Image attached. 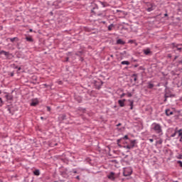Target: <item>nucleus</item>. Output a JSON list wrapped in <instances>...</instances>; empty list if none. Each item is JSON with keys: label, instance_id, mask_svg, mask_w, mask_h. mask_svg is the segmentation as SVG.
Masks as SVG:
<instances>
[{"label": "nucleus", "instance_id": "obj_1", "mask_svg": "<svg viewBox=\"0 0 182 182\" xmlns=\"http://www.w3.org/2000/svg\"><path fill=\"white\" fill-rule=\"evenodd\" d=\"M151 130H153L154 133H156V134H159V136L163 135V127L160 124L154 122L151 124Z\"/></svg>", "mask_w": 182, "mask_h": 182}, {"label": "nucleus", "instance_id": "obj_2", "mask_svg": "<svg viewBox=\"0 0 182 182\" xmlns=\"http://www.w3.org/2000/svg\"><path fill=\"white\" fill-rule=\"evenodd\" d=\"M132 173H133L132 168H124L123 174H124V177L132 176Z\"/></svg>", "mask_w": 182, "mask_h": 182}, {"label": "nucleus", "instance_id": "obj_3", "mask_svg": "<svg viewBox=\"0 0 182 182\" xmlns=\"http://www.w3.org/2000/svg\"><path fill=\"white\" fill-rule=\"evenodd\" d=\"M136 144H137V140L134 139V140L130 141L129 146H131V148L134 149V147H136Z\"/></svg>", "mask_w": 182, "mask_h": 182}, {"label": "nucleus", "instance_id": "obj_4", "mask_svg": "<svg viewBox=\"0 0 182 182\" xmlns=\"http://www.w3.org/2000/svg\"><path fill=\"white\" fill-rule=\"evenodd\" d=\"M114 176H115L114 173L111 172V173L107 176V177H108V178H109V180H112V181H114V178H116V177H115Z\"/></svg>", "mask_w": 182, "mask_h": 182}, {"label": "nucleus", "instance_id": "obj_5", "mask_svg": "<svg viewBox=\"0 0 182 182\" xmlns=\"http://www.w3.org/2000/svg\"><path fill=\"white\" fill-rule=\"evenodd\" d=\"M124 102H126V100H119V101H118V103H119V106H120V107H124Z\"/></svg>", "mask_w": 182, "mask_h": 182}, {"label": "nucleus", "instance_id": "obj_6", "mask_svg": "<svg viewBox=\"0 0 182 182\" xmlns=\"http://www.w3.org/2000/svg\"><path fill=\"white\" fill-rule=\"evenodd\" d=\"M144 55H150L151 53V51L150 50V48H146L144 50Z\"/></svg>", "mask_w": 182, "mask_h": 182}, {"label": "nucleus", "instance_id": "obj_7", "mask_svg": "<svg viewBox=\"0 0 182 182\" xmlns=\"http://www.w3.org/2000/svg\"><path fill=\"white\" fill-rule=\"evenodd\" d=\"M39 102L38 100H33L31 103V106H37L38 105Z\"/></svg>", "mask_w": 182, "mask_h": 182}, {"label": "nucleus", "instance_id": "obj_8", "mask_svg": "<svg viewBox=\"0 0 182 182\" xmlns=\"http://www.w3.org/2000/svg\"><path fill=\"white\" fill-rule=\"evenodd\" d=\"M166 116H171V114H173V111H171L170 109H166Z\"/></svg>", "mask_w": 182, "mask_h": 182}, {"label": "nucleus", "instance_id": "obj_9", "mask_svg": "<svg viewBox=\"0 0 182 182\" xmlns=\"http://www.w3.org/2000/svg\"><path fill=\"white\" fill-rule=\"evenodd\" d=\"M117 45H124V41H123V40H122V39H118L117 41Z\"/></svg>", "mask_w": 182, "mask_h": 182}, {"label": "nucleus", "instance_id": "obj_10", "mask_svg": "<svg viewBox=\"0 0 182 182\" xmlns=\"http://www.w3.org/2000/svg\"><path fill=\"white\" fill-rule=\"evenodd\" d=\"M34 176H41V171H39V169H36L33 171Z\"/></svg>", "mask_w": 182, "mask_h": 182}, {"label": "nucleus", "instance_id": "obj_11", "mask_svg": "<svg viewBox=\"0 0 182 182\" xmlns=\"http://www.w3.org/2000/svg\"><path fill=\"white\" fill-rule=\"evenodd\" d=\"M0 55H4V56H8V55H9V53H8L6 51L1 50V51H0Z\"/></svg>", "mask_w": 182, "mask_h": 182}, {"label": "nucleus", "instance_id": "obj_12", "mask_svg": "<svg viewBox=\"0 0 182 182\" xmlns=\"http://www.w3.org/2000/svg\"><path fill=\"white\" fill-rule=\"evenodd\" d=\"M26 40L28 42H33V38H32V37H31V36L26 37Z\"/></svg>", "mask_w": 182, "mask_h": 182}, {"label": "nucleus", "instance_id": "obj_13", "mask_svg": "<svg viewBox=\"0 0 182 182\" xmlns=\"http://www.w3.org/2000/svg\"><path fill=\"white\" fill-rule=\"evenodd\" d=\"M178 137H181V139H182V129H179L178 130Z\"/></svg>", "mask_w": 182, "mask_h": 182}, {"label": "nucleus", "instance_id": "obj_14", "mask_svg": "<svg viewBox=\"0 0 182 182\" xmlns=\"http://www.w3.org/2000/svg\"><path fill=\"white\" fill-rule=\"evenodd\" d=\"M121 63L122 65H130V62H129V61H122V62H121Z\"/></svg>", "mask_w": 182, "mask_h": 182}, {"label": "nucleus", "instance_id": "obj_15", "mask_svg": "<svg viewBox=\"0 0 182 182\" xmlns=\"http://www.w3.org/2000/svg\"><path fill=\"white\" fill-rule=\"evenodd\" d=\"M129 102H130V109L131 110H133V103H134V102L133 100H129Z\"/></svg>", "mask_w": 182, "mask_h": 182}, {"label": "nucleus", "instance_id": "obj_16", "mask_svg": "<svg viewBox=\"0 0 182 182\" xmlns=\"http://www.w3.org/2000/svg\"><path fill=\"white\" fill-rule=\"evenodd\" d=\"M114 25L113 24H111V25H109V26H108V31H112V29H113V28H114Z\"/></svg>", "mask_w": 182, "mask_h": 182}, {"label": "nucleus", "instance_id": "obj_17", "mask_svg": "<svg viewBox=\"0 0 182 182\" xmlns=\"http://www.w3.org/2000/svg\"><path fill=\"white\" fill-rule=\"evenodd\" d=\"M156 144H163V139H159L156 141Z\"/></svg>", "mask_w": 182, "mask_h": 182}, {"label": "nucleus", "instance_id": "obj_18", "mask_svg": "<svg viewBox=\"0 0 182 182\" xmlns=\"http://www.w3.org/2000/svg\"><path fill=\"white\" fill-rule=\"evenodd\" d=\"M177 133H178V131L176 129L175 132L171 135V137H176V134H177Z\"/></svg>", "mask_w": 182, "mask_h": 182}, {"label": "nucleus", "instance_id": "obj_19", "mask_svg": "<svg viewBox=\"0 0 182 182\" xmlns=\"http://www.w3.org/2000/svg\"><path fill=\"white\" fill-rule=\"evenodd\" d=\"M148 87H149V89H153V87H154V85H153V84H149V85H148Z\"/></svg>", "mask_w": 182, "mask_h": 182}, {"label": "nucleus", "instance_id": "obj_20", "mask_svg": "<svg viewBox=\"0 0 182 182\" xmlns=\"http://www.w3.org/2000/svg\"><path fill=\"white\" fill-rule=\"evenodd\" d=\"M125 149H127L128 150L132 149V146L130 145H127L126 146H124Z\"/></svg>", "mask_w": 182, "mask_h": 182}, {"label": "nucleus", "instance_id": "obj_21", "mask_svg": "<svg viewBox=\"0 0 182 182\" xmlns=\"http://www.w3.org/2000/svg\"><path fill=\"white\" fill-rule=\"evenodd\" d=\"M4 105V101H2V98L0 97V107Z\"/></svg>", "mask_w": 182, "mask_h": 182}, {"label": "nucleus", "instance_id": "obj_22", "mask_svg": "<svg viewBox=\"0 0 182 182\" xmlns=\"http://www.w3.org/2000/svg\"><path fill=\"white\" fill-rule=\"evenodd\" d=\"M148 12H151L153 11V7H150L147 9Z\"/></svg>", "mask_w": 182, "mask_h": 182}, {"label": "nucleus", "instance_id": "obj_23", "mask_svg": "<svg viewBox=\"0 0 182 182\" xmlns=\"http://www.w3.org/2000/svg\"><path fill=\"white\" fill-rule=\"evenodd\" d=\"M177 163H178V164H179L180 167H182V161H178Z\"/></svg>", "mask_w": 182, "mask_h": 182}, {"label": "nucleus", "instance_id": "obj_24", "mask_svg": "<svg viewBox=\"0 0 182 182\" xmlns=\"http://www.w3.org/2000/svg\"><path fill=\"white\" fill-rule=\"evenodd\" d=\"M127 96L128 97H132V93H130V92H128L127 94Z\"/></svg>", "mask_w": 182, "mask_h": 182}, {"label": "nucleus", "instance_id": "obj_25", "mask_svg": "<svg viewBox=\"0 0 182 182\" xmlns=\"http://www.w3.org/2000/svg\"><path fill=\"white\" fill-rule=\"evenodd\" d=\"M124 139H126V140H128L129 139V136L127 135H125L124 137H123Z\"/></svg>", "mask_w": 182, "mask_h": 182}, {"label": "nucleus", "instance_id": "obj_26", "mask_svg": "<svg viewBox=\"0 0 182 182\" xmlns=\"http://www.w3.org/2000/svg\"><path fill=\"white\" fill-rule=\"evenodd\" d=\"M16 39V38H10V41H11V42H14Z\"/></svg>", "mask_w": 182, "mask_h": 182}, {"label": "nucleus", "instance_id": "obj_27", "mask_svg": "<svg viewBox=\"0 0 182 182\" xmlns=\"http://www.w3.org/2000/svg\"><path fill=\"white\" fill-rule=\"evenodd\" d=\"M124 96H126V93H123L121 95L120 97H124Z\"/></svg>", "mask_w": 182, "mask_h": 182}, {"label": "nucleus", "instance_id": "obj_28", "mask_svg": "<svg viewBox=\"0 0 182 182\" xmlns=\"http://www.w3.org/2000/svg\"><path fill=\"white\" fill-rule=\"evenodd\" d=\"M149 141H150L151 143H153V142L154 141V139H149Z\"/></svg>", "mask_w": 182, "mask_h": 182}, {"label": "nucleus", "instance_id": "obj_29", "mask_svg": "<svg viewBox=\"0 0 182 182\" xmlns=\"http://www.w3.org/2000/svg\"><path fill=\"white\" fill-rule=\"evenodd\" d=\"M47 110H48V112H50V107H47Z\"/></svg>", "mask_w": 182, "mask_h": 182}, {"label": "nucleus", "instance_id": "obj_30", "mask_svg": "<svg viewBox=\"0 0 182 182\" xmlns=\"http://www.w3.org/2000/svg\"><path fill=\"white\" fill-rule=\"evenodd\" d=\"M134 82H136V81L137 80V77H135L134 78Z\"/></svg>", "mask_w": 182, "mask_h": 182}, {"label": "nucleus", "instance_id": "obj_31", "mask_svg": "<svg viewBox=\"0 0 182 182\" xmlns=\"http://www.w3.org/2000/svg\"><path fill=\"white\" fill-rule=\"evenodd\" d=\"M76 178H77V180H80V177H79V176H77L76 177Z\"/></svg>", "mask_w": 182, "mask_h": 182}, {"label": "nucleus", "instance_id": "obj_32", "mask_svg": "<svg viewBox=\"0 0 182 182\" xmlns=\"http://www.w3.org/2000/svg\"><path fill=\"white\" fill-rule=\"evenodd\" d=\"M117 127H119V126H122V124H118L117 125Z\"/></svg>", "mask_w": 182, "mask_h": 182}, {"label": "nucleus", "instance_id": "obj_33", "mask_svg": "<svg viewBox=\"0 0 182 182\" xmlns=\"http://www.w3.org/2000/svg\"><path fill=\"white\" fill-rule=\"evenodd\" d=\"M165 97H166V99H165V102L167 100V97L166 96H165Z\"/></svg>", "mask_w": 182, "mask_h": 182}, {"label": "nucleus", "instance_id": "obj_34", "mask_svg": "<svg viewBox=\"0 0 182 182\" xmlns=\"http://www.w3.org/2000/svg\"><path fill=\"white\" fill-rule=\"evenodd\" d=\"M29 31H30V32H33V30H32V29H30Z\"/></svg>", "mask_w": 182, "mask_h": 182}, {"label": "nucleus", "instance_id": "obj_35", "mask_svg": "<svg viewBox=\"0 0 182 182\" xmlns=\"http://www.w3.org/2000/svg\"><path fill=\"white\" fill-rule=\"evenodd\" d=\"M178 50H181V48H178Z\"/></svg>", "mask_w": 182, "mask_h": 182}, {"label": "nucleus", "instance_id": "obj_36", "mask_svg": "<svg viewBox=\"0 0 182 182\" xmlns=\"http://www.w3.org/2000/svg\"><path fill=\"white\" fill-rule=\"evenodd\" d=\"M41 120H43V117H41Z\"/></svg>", "mask_w": 182, "mask_h": 182}, {"label": "nucleus", "instance_id": "obj_37", "mask_svg": "<svg viewBox=\"0 0 182 182\" xmlns=\"http://www.w3.org/2000/svg\"><path fill=\"white\" fill-rule=\"evenodd\" d=\"M75 173H77L76 171H74Z\"/></svg>", "mask_w": 182, "mask_h": 182}, {"label": "nucleus", "instance_id": "obj_38", "mask_svg": "<svg viewBox=\"0 0 182 182\" xmlns=\"http://www.w3.org/2000/svg\"><path fill=\"white\" fill-rule=\"evenodd\" d=\"M165 16H167V14H165Z\"/></svg>", "mask_w": 182, "mask_h": 182}, {"label": "nucleus", "instance_id": "obj_39", "mask_svg": "<svg viewBox=\"0 0 182 182\" xmlns=\"http://www.w3.org/2000/svg\"><path fill=\"white\" fill-rule=\"evenodd\" d=\"M181 140H182V139L181 138V139H180V141H181Z\"/></svg>", "mask_w": 182, "mask_h": 182}, {"label": "nucleus", "instance_id": "obj_40", "mask_svg": "<svg viewBox=\"0 0 182 182\" xmlns=\"http://www.w3.org/2000/svg\"><path fill=\"white\" fill-rule=\"evenodd\" d=\"M1 93H2V92H1V91H0V95H1Z\"/></svg>", "mask_w": 182, "mask_h": 182}]
</instances>
